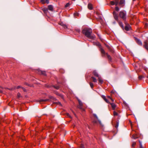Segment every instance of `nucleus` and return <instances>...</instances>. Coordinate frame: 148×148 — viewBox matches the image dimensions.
Returning a JSON list of instances; mask_svg holds the SVG:
<instances>
[{
    "mask_svg": "<svg viewBox=\"0 0 148 148\" xmlns=\"http://www.w3.org/2000/svg\"><path fill=\"white\" fill-rule=\"evenodd\" d=\"M118 22L119 23V25L120 26L122 27H123V23L122 22H120V21H119Z\"/></svg>",
    "mask_w": 148,
    "mask_h": 148,
    "instance_id": "obj_20",
    "label": "nucleus"
},
{
    "mask_svg": "<svg viewBox=\"0 0 148 148\" xmlns=\"http://www.w3.org/2000/svg\"><path fill=\"white\" fill-rule=\"evenodd\" d=\"M107 97V98H108V99H111V97L109 96H108Z\"/></svg>",
    "mask_w": 148,
    "mask_h": 148,
    "instance_id": "obj_42",
    "label": "nucleus"
},
{
    "mask_svg": "<svg viewBox=\"0 0 148 148\" xmlns=\"http://www.w3.org/2000/svg\"><path fill=\"white\" fill-rule=\"evenodd\" d=\"M21 97V94L19 93H18L17 94V97L18 98H20Z\"/></svg>",
    "mask_w": 148,
    "mask_h": 148,
    "instance_id": "obj_36",
    "label": "nucleus"
},
{
    "mask_svg": "<svg viewBox=\"0 0 148 148\" xmlns=\"http://www.w3.org/2000/svg\"><path fill=\"white\" fill-rule=\"evenodd\" d=\"M48 100V99H40L38 101L40 103L42 102H43L47 101Z\"/></svg>",
    "mask_w": 148,
    "mask_h": 148,
    "instance_id": "obj_19",
    "label": "nucleus"
},
{
    "mask_svg": "<svg viewBox=\"0 0 148 148\" xmlns=\"http://www.w3.org/2000/svg\"><path fill=\"white\" fill-rule=\"evenodd\" d=\"M120 17L122 18L123 21H125L126 20V12L125 11L123 10L120 12L119 14Z\"/></svg>",
    "mask_w": 148,
    "mask_h": 148,
    "instance_id": "obj_2",
    "label": "nucleus"
},
{
    "mask_svg": "<svg viewBox=\"0 0 148 148\" xmlns=\"http://www.w3.org/2000/svg\"><path fill=\"white\" fill-rule=\"evenodd\" d=\"M113 114H114V116L118 115V113L115 111H114Z\"/></svg>",
    "mask_w": 148,
    "mask_h": 148,
    "instance_id": "obj_26",
    "label": "nucleus"
},
{
    "mask_svg": "<svg viewBox=\"0 0 148 148\" xmlns=\"http://www.w3.org/2000/svg\"><path fill=\"white\" fill-rule=\"evenodd\" d=\"M110 104L111 106V107L112 108V110H115L116 107V105L114 103H110Z\"/></svg>",
    "mask_w": 148,
    "mask_h": 148,
    "instance_id": "obj_9",
    "label": "nucleus"
},
{
    "mask_svg": "<svg viewBox=\"0 0 148 148\" xmlns=\"http://www.w3.org/2000/svg\"><path fill=\"white\" fill-rule=\"evenodd\" d=\"M48 9L50 11H52L53 10V6L51 5H49L48 6Z\"/></svg>",
    "mask_w": 148,
    "mask_h": 148,
    "instance_id": "obj_10",
    "label": "nucleus"
},
{
    "mask_svg": "<svg viewBox=\"0 0 148 148\" xmlns=\"http://www.w3.org/2000/svg\"><path fill=\"white\" fill-rule=\"evenodd\" d=\"M98 80L99 82L101 84H102L103 82V80H102L101 78L99 76L98 77Z\"/></svg>",
    "mask_w": 148,
    "mask_h": 148,
    "instance_id": "obj_15",
    "label": "nucleus"
},
{
    "mask_svg": "<svg viewBox=\"0 0 148 148\" xmlns=\"http://www.w3.org/2000/svg\"><path fill=\"white\" fill-rule=\"evenodd\" d=\"M54 88L56 89H59V88H60V87L59 86H53Z\"/></svg>",
    "mask_w": 148,
    "mask_h": 148,
    "instance_id": "obj_29",
    "label": "nucleus"
},
{
    "mask_svg": "<svg viewBox=\"0 0 148 148\" xmlns=\"http://www.w3.org/2000/svg\"><path fill=\"white\" fill-rule=\"evenodd\" d=\"M136 42L139 45H142V42L139 40L137 39L136 40Z\"/></svg>",
    "mask_w": 148,
    "mask_h": 148,
    "instance_id": "obj_17",
    "label": "nucleus"
},
{
    "mask_svg": "<svg viewBox=\"0 0 148 148\" xmlns=\"http://www.w3.org/2000/svg\"><path fill=\"white\" fill-rule=\"evenodd\" d=\"M140 148H143L142 145L140 143Z\"/></svg>",
    "mask_w": 148,
    "mask_h": 148,
    "instance_id": "obj_45",
    "label": "nucleus"
},
{
    "mask_svg": "<svg viewBox=\"0 0 148 148\" xmlns=\"http://www.w3.org/2000/svg\"><path fill=\"white\" fill-rule=\"evenodd\" d=\"M78 15H79V14L78 13H77V12H75V13L74 14V15L75 16H78Z\"/></svg>",
    "mask_w": 148,
    "mask_h": 148,
    "instance_id": "obj_35",
    "label": "nucleus"
},
{
    "mask_svg": "<svg viewBox=\"0 0 148 148\" xmlns=\"http://www.w3.org/2000/svg\"><path fill=\"white\" fill-rule=\"evenodd\" d=\"M136 145V143L135 142H133L132 144V147H134Z\"/></svg>",
    "mask_w": 148,
    "mask_h": 148,
    "instance_id": "obj_30",
    "label": "nucleus"
},
{
    "mask_svg": "<svg viewBox=\"0 0 148 148\" xmlns=\"http://www.w3.org/2000/svg\"><path fill=\"white\" fill-rule=\"evenodd\" d=\"M110 100L112 102L114 101V100L112 98H111V99H110Z\"/></svg>",
    "mask_w": 148,
    "mask_h": 148,
    "instance_id": "obj_44",
    "label": "nucleus"
},
{
    "mask_svg": "<svg viewBox=\"0 0 148 148\" xmlns=\"http://www.w3.org/2000/svg\"><path fill=\"white\" fill-rule=\"evenodd\" d=\"M22 88V89H23V90L24 91H25V90H26L25 89V88H23L21 87L20 86H18L17 87V89H18V88Z\"/></svg>",
    "mask_w": 148,
    "mask_h": 148,
    "instance_id": "obj_24",
    "label": "nucleus"
},
{
    "mask_svg": "<svg viewBox=\"0 0 148 148\" xmlns=\"http://www.w3.org/2000/svg\"><path fill=\"white\" fill-rule=\"evenodd\" d=\"M82 33L86 36L88 38L94 40L95 37L94 34H91L92 33V30L91 29L86 28L82 30Z\"/></svg>",
    "mask_w": 148,
    "mask_h": 148,
    "instance_id": "obj_1",
    "label": "nucleus"
},
{
    "mask_svg": "<svg viewBox=\"0 0 148 148\" xmlns=\"http://www.w3.org/2000/svg\"><path fill=\"white\" fill-rule=\"evenodd\" d=\"M130 28V26L128 25H127L125 27V29L126 31H129Z\"/></svg>",
    "mask_w": 148,
    "mask_h": 148,
    "instance_id": "obj_16",
    "label": "nucleus"
},
{
    "mask_svg": "<svg viewBox=\"0 0 148 148\" xmlns=\"http://www.w3.org/2000/svg\"><path fill=\"white\" fill-rule=\"evenodd\" d=\"M82 106H81L79 105V106H78V108H79L80 109H82Z\"/></svg>",
    "mask_w": 148,
    "mask_h": 148,
    "instance_id": "obj_31",
    "label": "nucleus"
},
{
    "mask_svg": "<svg viewBox=\"0 0 148 148\" xmlns=\"http://www.w3.org/2000/svg\"><path fill=\"white\" fill-rule=\"evenodd\" d=\"M66 115L68 117H69L70 118H71V116L70 115V114H69V113H66Z\"/></svg>",
    "mask_w": 148,
    "mask_h": 148,
    "instance_id": "obj_37",
    "label": "nucleus"
},
{
    "mask_svg": "<svg viewBox=\"0 0 148 148\" xmlns=\"http://www.w3.org/2000/svg\"><path fill=\"white\" fill-rule=\"evenodd\" d=\"M110 4L112 5H115V0H114V1H111L110 2Z\"/></svg>",
    "mask_w": 148,
    "mask_h": 148,
    "instance_id": "obj_23",
    "label": "nucleus"
},
{
    "mask_svg": "<svg viewBox=\"0 0 148 148\" xmlns=\"http://www.w3.org/2000/svg\"><path fill=\"white\" fill-rule=\"evenodd\" d=\"M38 73L39 74H42L44 75H46V72L45 71H42L39 70H38Z\"/></svg>",
    "mask_w": 148,
    "mask_h": 148,
    "instance_id": "obj_8",
    "label": "nucleus"
},
{
    "mask_svg": "<svg viewBox=\"0 0 148 148\" xmlns=\"http://www.w3.org/2000/svg\"><path fill=\"white\" fill-rule=\"evenodd\" d=\"M88 8L90 10H92V4L89 3L88 5Z\"/></svg>",
    "mask_w": 148,
    "mask_h": 148,
    "instance_id": "obj_13",
    "label": "nucleus"
},
{
    "mask_svg": "<svg viewBox=\"0 0 148 148\" xmlns=\"http://www.w3.org/2000/svg\"><path fill=\"white\" fill-rule=\"evenodd\" d=\"M59 24L63 26L65 28H67V26L66 25L64 24L63 22H61L59 23Z\"/></svg>",
    "mask_w": 148,
    "mask_h": 148,
    "instance_id": "obj_12",
    "label": "nucleus"
},
{
    "mask_svg": "<svg viewBox=\"0 0 148 148\" xmlns=\"http://www.w3.org/2000/svg\"><path fill=\"white\" fill-rule=\"evenodd\" d=\"M93 122H94V123H97V121H95V120H94L93 121Z\"/></svg>",
    "mask_w": 148,
    "mask_h": 148,
    "instance_id": "obj_46",
    "label": "nucleus"
},
{
    "mask_svg": "<svg viewBox=\"0 0 148 148\" xmlns=\"http://www.w3.org/2000/svg\"><path fill=\"white\" fill-rule=\"evenodd\" d=\"M147 25H147V23H146V24H145V27H147Z\"/></svg>",
    "mask_w": 148,
    "mask_h": 148,
    "instance_id": "obj_47",
    "label": "nucleus"
},
{
    "mask_svg": "<svg viewBox=\"0 0 148 148\" xmlns=\"http://www.w3.org/2000/svg\"><path fill=\"white\" fill-rule=\"evenodd\" d=\"M113 13L115 19L117 21H118V17L117 14L114 11L113 12Z\"/></svg>",
    "mask_w": 148,
    "mask_h": 148,
    "instance_id": "obj_5",
    "label": "nucleus"
},
{
    "mask_svg": "<svg viewBox=\"0 0 148 148\" xmlns=\"http://www.w3.org/2000/svg\"><path fill=\"white\" fill-rule=\"evenodd\" d=\"M41 2L43 4H45V0H41Z\"/></svg>",
    "mask_w": 148,
    "mask_h": 148,
    "instance_id": "obj_34",
    "label": "nucleus"
},
{
    "mask_svg": "<svg viewBox=\"0 0 148 148\" xmlns=\"http://www.w3.org/2000/svg\"><path fill=\"white\" fill-rule=\"evenodd\" d=\"M98 45H100V44L99 43H98Z\"/></svg>",
    "mask_w": 148,
    "mask_h": 148,
    "instance_id": "obj_49",
    "label": "nucleus"
},
{
    "mask_svg": "<svg viewBox=\"0 0 148 148\" xmlns=\"http://www.w3.org/2000/svg\"><path fill=\"white\" fill-rule=\"evenodd\" d=\"M80 148H84V145H83L82 144H81V145L80 146Z\"/></svg>",
    "mask_w": 148,
    "mask_h": 148,
    "instance_id": "obj_43",
    "label": "nucleus"
},
{
    "mask_svg": "<svg viewBox=\"0 0 148 148\" xmlns=\"http://www.w3.org/2000/svg\"><path fill=\"white\" fill-rule=\"evenodd\" d=\"M93 115H94V116H95L96 118V119L98 120L100 125H102V123H101V121L100 120H99V119H98V118L97 116V115L95 114H94Z\"/></svg>",
    "mask_w": 148,
    "mask_h": 148,
    "instance_id": "obj_11",
    "label": "nucleus"
},
{
    "mask_svg": "<svg viewBox=\"0 0 148 148\" xmlns=\"http://www.w3.org/2000/svg\"><path fill=\"white\" fill-rule=\"evenodd\" d=\"M100 51L103 55L105 56V55H106L108 59L110 60H111V57L107 53H106L103 49L102 48H101L100 49Z\"/></svg>",
    "mask_w": 148,
    "mask_h": 148,
    "instance_id": "obj_3",
    "label": "nucleus"
},
{
    "mask_svg": "<svg viewBox=\"0 0 148 148\" xmlns=\"http://www.w3.org/2000/svg\"><path fill=\"white\" fill-rule=\"evenodd\" d=\"M101 97L107 103H110L109 102V99H107L106 97L104 95H102L101 96Z\"/></svg>",
    "mask_w": 148,
    "mask_h": 148,
    "instance_id": "obj_6",
    "label": "nucleus"
},
{
    "mask_svg": "<svg viewBox=\"0 0 148 148\" xmlns=\"http://www.w3.org/2000/svg\"><path fill=\"white\" fill-rule=\"evenodd\" d=\"M76 30L77 32H80V29H76Z\"/></svg>",
    "mask_w": 148,
    "mask_h": 148,
    "instance_id": "obj_39",
    "label": "nucleus"
},
{
    "mask_svg": "<svg viewBox=\"0 0 148 148\" xmlns=\"http://www.w3.org/2000/svg\"><path fill=\"white\" fill-rule=\"evenodd\" d=\"M26 85H27V83H26Z\"/></svg>",
    "mask_w": 148,
    "mask_h": 148,
    "instance_id": "obj_51",
    "label": "nucleus"
},
{
    "mask_svg": "<svg viewBox=\"0 0 148 148\" xmlns=\"http://www.w3.org/2000/svg\"><path fill=\"white\" fill-rule=\"evenodd\" d=\"M132 138L134 139H135L138 138V137L136 135L134 134L132 135Z\"/></svg>",
    "mask_w": 148,
    "mask_h": 148,
    "instance_id": "obj_22",
    "label": "nucleus"
},
{
    "mask_svg": "<svg viewBox=\"0 0 148 148\" xmlns=\"http://www.w3.org/2000/svg\"><path fill=\"white\" fill-rule=\"evenodd\" d=\"M70 5V4L69 3H67L65 5V7H69Z\"/></svg>",
    "mask_w": 148,
    "mask_h": 148,
    "instance_id": "obj_32",
    "label": "nucleus"
},
{
    "mask_svg": "<svg viewBox=\"0 0 148 148\" xmlns=\"http://www.w3.org/2000/svg\"><path fill=\"white\" fill-rule=\"evenodd\" d=\"M89 84L90 85V87L91 88H92L93 87V84L91 82H90Z\"/></svg>",
    "mask_w": 148,
    "mask_h": 148,
    "instance_id": "obj_27",
    "label": "nucleus"
},
{
    "mask_svg": "<svg viewBox=\"0 0 148 148\" xmlns=\"http://www.w3.org/2000/svg\"><path fill=\"white\" fill-rule=\"evenodd\" d=\"M49 0H45V3L47 4L49 3Z\"/></svg>",
    "mask_w": 148,
    "mask_h": 148,
    "instance_id": "obj_41",
    "label": "nucleus"
},
{
    "mask_svg": "<svg viewBox=\"0 0 148 148\" xmlns=\"http://www.w3.org/2000/svg\"><path fill=\"white\" fill-rule=\"evenodd\" d=\"M43 11L45 13H46L48 11V9L46 8H43L42 9Z\"/></svg>",
    "mask_w": 148,
    "mask_h": 148,
    "instance_id": "obj_18",
    "label": "nucleus"
},
{
    "mask_svg": "<svg viewBox=\"0 0 148 148\" xmlns=\"http://www.w3.org/2000/svg\"><path fill=\"white\" fill-rule=\"evenodd\" d=\"M93 73L95 76H96L97 77H98L99 76L97 73L96 71H93Z\"/></svg>",
    "mask_w": 148,
    "mask_h": 148,
    "instance_id": "obj_14",
    "label": "nucleus"
},
{
    "mask_svg": "<svg viewBox=\"0 0 148 148\" xmlns=\"http://www.w3.org/2000/svg\"><path fill=\"white\" fill-rule=\"evenodd\" d=\"M125 4V0H120L119 3V5H121L122 6H123Z\"/></svg>",
    "mask_w": 148,
    "mask_h": 148,
    "instance_id": "obj_7",
    "label": "nucleus"
},
{
    "mask_svg": "<svg viewBox=\"0 0 148 148\" xmlns=\"http://www.w3.org/2000/svg\"><path fill=\"white\" fill-rule=\"evenodd\" d=\"M115 10L117 11H118L119 10V8L118 6H116L115 7Z\"/></svg>",
    "mask_w": 148,
    "mask_h": 148,
    "instance_id": "obj_33",
    "label": "nucleus"
},
{
    "mask_svg": "<svg viewBox=\"0 0 148 148\" xmlns=\"http://www.w3.org/2000/svg\"><path fill=\"white\" fill-rule=\"evenodd\" d=\"M78 102H79V105H81V106H83L82 103L80 100H79Z\"/></svg>",
    "mask_w": 148,
    "mask_h": 148,
    "instance_id": "obj_28",
    "label": "nucleus"
},
{
    "mask_svg": "<svg viewBox=\"0 0 148 148\" xmlns=\"http://www.w3.org/2000/svg\"><path fill=\"white\" fill-rule=\"evenodd\" d=\"M115 4L117 6L118 4H119V0H115Z\"/></svg>",
    "mask_w": 148,
    "mask_h": 148,
    "instance_id": "obj_25",
    "label": "nucleus"
},
{
    "mask_svg": "<svg viewBox=\"0 0 148 148\" xmlns=\"http://www.w3.org/2000/svg\"><path fill=\"white\" fill-rule=\"evenodd\" d=\"M118 125H119V123H116V125L115 126V127L116 128H117L118 127Z\"/></svg>",
    "mask_w": 148,
    "mask_h": 148,
    "instance_id": "obj_40",
    "label": "nucleus"
},
{
    "mask_svg": "<svg viewBox=\"0 0 148 148\" xmlns=\"http://www.w3.org/2000/svg\"><path fill=\"white\" fill-rule=\"evenodd\" d=\"M60 95L62 97L63 96L62 95L60 94Z\"/></svg>",
    "mask_w": 148,
    "mask_h": 148,
    "instance_id": "obj_48",
    "label": "nucleus"
},
{
    "mask_svg": "<svg viewBox=\"0 0 148 148\" xmlns=\"http://www.w3.org/2000/svg\"><path fill=\"white\" fill-rule=\"evenodd\" d=\"M144 47L148 51V41H145L144 42Z\"/></svg>",
    "mask_w": 148,
    "mask_h": 148,
    "instance_id": "obj_4",
    "label": "nucleus"
},
{
    "mask_svg": "<svg viewBox=\"0 0 148 148\" xmlns=\"http://www.w3.org/2000/svg\"><path fill=\"white\" fill-rule=\"evenodd\" d=\"M135 0H133V1H135Z\"/></svg>",
    "mask_w": 148,
    "mask_h": 148,
    "instance_id": "obj_50",
    "label": "nucleus"
},
{
    "mask_svg": "<svg viewBox=\"0 0 148 148\" xmlns=\"http://www.w3.org/2000/svg\"><path fill=\"white\" fill-rule=\"evenodd\" d=\"M143 78V76H139V77H138L139 79H140H140H142Z\"/></svg>",
    "mask_w": 148,
    "mask_h": 148,
    "instance_id": "obj_38",
    "label": "nucleus"
},
{
    "mask_svg": "<svg viewBox=\"0 0 148 148\" xmlns=\"http://www.w3.org/2000/svg\"><path fill=\"white\" fill-rule=\"evenodd\" d=\"M91 78L92 79L93 81L94 82H97V80L96 79L95 77H92Z\"/></svg>",
    "mask_w": 148,
    "mask_h": 148,
    "instance_id": "obj_21",
    "label": "nucleus"
}]
</instances>
